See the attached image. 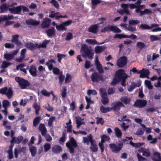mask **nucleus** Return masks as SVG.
Wrapping results in <instances>:
<instances>
[{
    "label": "nucleus",
    "mask_w": 161,
    "mask_h": 161,
    "mask_svg": "<svg viewBox=\"0 0 161 161\" xmlns=\"http://www.w3.org/2000/svg\"><path fill=\"white\" fill-rule=\"evenodd\" d=\"M129 76L125 74L123 69H119L116 72L115 78L111 82V85H115L119 81H121V85L123 86H125L126 80Z\"/></svg>",
    "instance_id": "1"
},
{
    "label": "nucleus",
    "mask_w": 161,
    "mask_h": 161,
    "mask_svg": "<svg viewBox=\"0 0 161 161\" xmlns=\"http://www.w3.org/2000/svg\"><path fill=\"white\" fill-rule=\"evenodd\" d=\"M123 144L122 143L116 144L111 143L109 145V146L111 151L114 153H119L122 149Z\"/></svg>",
    "instance_id": "2"
},
{
    "label": "nucleus",
    "mask_w": 161,
    "mask_h": 161,
    "mask_svg": "<svg viewBox=\"0 0 161 161\" xmlns=\"http://www.w3.org/2000/svg\"><path fill=\"white\" fill-rule=\"evenodd\" d=\"M66 144L67 147L69 149L70 153H73L74 152L73 147H76L77 146L75 140L73 137L71 138L70 141L67 142Z\"/></svg>",
    "instance_id": "3"
},
{
    "label": "nucleus",
    "mask_w": 161,
    "mask_h": 161,
    "mask_svg": "<svg viewBox=\"0 0 161 161\" xmlns=\"http://www.w3.org/2000/svg\"><path fill=\"white\" fill-rule=\"evenodd\" d=\"M72 22V21L71 20L63 22L59 25H56V29L58 31H66L67 29L66 27L69 25Z\"/></svg>",
    "instance_id": "4"
},
{
    "label": "nucleus",
    "mask_w": 161,
    "mask_h": 161,
    "mask_svg": "<svg viewBox=\"0 0 161 161\" xmlns=\"http://www.w3.org/2000/svg\"><path fill=\"white\" fill-rule=\"evenodd\" d=\"M15 80L19 83L21 89H25L29 85L27 81L20 77H16L15 78Z\"/></svg>",
    "instance_id": "5"
},
{
    "label": "nucleus",
    "mask_w": 161,
    "mask_h": 161,
    "mask_svg": "<svg viewBox=\"0 0 161 161\" xmlns=\"http://www.w3.org/2000/svg\"><path fill=\"white\" fill-rule=\"evenodd\" d=\"M147 104V102L146 100L138 99L135 102L134 105L136 107L142 108L145 107Z\"/></svg>",
    "instance_id": "6"
},
{
    "label": "nucleus",
    "mask_w": 161,
    "mask_h": 161,
    "mask_svg": "<svg viewBox=\"0 0 161 161\" xmlns=\"http://www.w3.org/2000/svg\"><path fill=\"white\" fill-rule=\"evenodd\" d=\"M91 78L94 82H98L100 80H103L102 76L98 75L97 72H94L92 74Z\"/></svg>",
    "instance_id": "7"
},
{
    "label": "nucleus",
    "mask_w": 161,
    "mask_h": 161,
    "mask_svg": "<svg viewBox=\"0 0 161 161\" xmlns=\"http://www.w3.org/2000/svg\"><path fill=\"white\" fill-rule=\"evenodd\" d=\"M159 25L156 24H152L150 26L146 24H141L139 26V28L141 30H150L153 28L157 27Z\"/></svg>",
    "instance_id": "8"
},
{
    "label": "nucleus",
    "mask_w": 161,
    "mask_h": 161,
    "mask_svg": "<svg viewBox=\"0 0 161 161\" xmlns=\"http://www.w3.org/2000/svg\"><path fill=\"white\" fill-rule=\"evenodd\" d=\"M127 63L126 57L123 56L120 57L118 60L117 64L118 66L121 67L125 65Z\"/></svg>",
    "instance_id": "9"
},
{
    "label": "nucleus",
    "mask_w": 161,
    "mask_h": 161,
    "mask_svg": "<svg viewBox=\"0 0 161 161\" xmlns=\"http://www.w3.org/2000/svg\"><path fill=\"white\" fill-rule=\"evenodd\" d=\"M112 106L111 108L112 109H113L116 111L119 110L121 107L124 106L123 103L120 102L113 103L112 104Z\"/></svg>",
    "instance_id": "10"
},
{
    "label": "nucleus",
    "mask_w": 161,
    "mask_h": 161,
    "mask_svg": "<svg viewBox=\"0 0 161 161\" xmlns=\"http://www.w3.org/2000/svg\"><path fill=\"white\" fill-rule=\"evenodd\" d=\"M51 20L48 18H45L43 19L41 25L42 28L48 27L51 23Z\"/></svg>",
    "instance_id": "11"
},
{
    "label": "nucleus",
    "mask_w": 161,
    "mask_h": 161,
    "mask_svg": "<svg viewBox=\"0 0 161 161\" xmlns=\"http://www.w3.org/2000/svg\"><path fill=\"white\" fill-rule=\"evenodd\" d=\"M95 64L96 65L97 69L99 73H103L104 72L102 65L100 64L98 60V58L97 57L95 59Z\"/></svg>",
    "instance_id": "12"
},
{
    "label": "nucleus",
    "mask_w": 161,
    "mask_h": 161,
    "mask_svg": "<svg viewBox=\"0 0 161 161\" xmlns=\"http://www.w3.org/2000/svg\"><path fill=\"white\" fill-rule=\"evenodd\" d=\"M138 73L140 74V77H147L148 79L149 78L148 75L150 73L148 69L145 70L144 69H143L142 70L138 71Z\"/></svg>",
    "instance_id": "13"
},
{
    "label": "nucleus",
    "mask_w": 161,
    "mask_h": 161,
    "mask_svg": "<svg viewBox=\"0 0 161 161\" xmlns=\"http://www.w3.org/2000/svg\"><path fill=\"white\" fill-rule=\"evenodd\" d=\"M89 139L90 142L92 145L91 147H90V149L92 152H95L97 151L98 150V147L94 143L92 135H90L89 136Z\"/></svg>",
    "instance_id": "14"
},
{
    "label": "nucleus",
    "mask_w": 161,
    "mask_h": 161,
    "mask_svg": "<svg viewBox=\"0 0 161 161\" xmlns=\"http://www.w3.org/2000/svg\"><path fill=\"white\" fill-rule=\"evenodd\" d=\"M56 63V61L53 59H51L46 63V65L47 66L48 69L51 70L54 67V64Z\"/></svg>",
    "instance_id": "15"
},
{
    "label": "nucleus",
    "mask_w": 161,
    "mask_h": 161,
    "mask_svg": "<svg viewBox=\"0 0 161 161\" xmlns=\"http://www.w3.org/2000/svg\"><path fill=\"white\" fill-rule=\"evenodd\" d=\"M139 153H142V155L145 157H149L151 155V153L148 149H146L144 147H141L138 150Z\"/></svg>",
    "instance_id": "16"
},
{
    "label": "nucleus",
    "mask_w": 161,
    "mask_h": 161,
    "mask_svg": "<svg viewBox=\"0 0 161 161\" xmlns=\"http://www.w3.org/2000/svg\"><path fill=\"white\" fill-rule=\"evenodd\" d=\"M75 119L76 123L77 124V128H79L81 125L85 124V122L83 121L84 119H82L80 116L76 117Z\"/></svg>",
    "instance_id": "17"
},
{
    "label": "nucleus",
    "mask_w": 161,
    "mask_h": 161,
    "mask_svg": "<svg viewBox=\"0 0 161 161\" xmlns=\"http://www.w3.org/2000/svg\"><path fill=\"white\" fill-rule=\"evenodd\" d=\"M38 129L41 132L42 136H45L47 132V130L44 124H40L39 126Z\"/></svg>",
    "instance_id": "18"
},
{
    "label": "nucleus",
    "mask_w": 161,
    "mask_h": 161,
    "mask_svg": "<svg viewBox=\"0 0 161 161\" xmlns=\"http://www.w3.org/2000/svg\"><path fill=\"white\" fill-rule=\"evenodd\" d=\"M29 71L31 75L35 77L36 76V68L35 66L34 65L31 66Z\"/></svg>",
    "instance_id": "19"
},
{
    "label": "nucleus",
    "mask_w": 161,
    "mask_h": 161,
    "mask_svg": "<svg viewBox=\"0 0 161 161\" xmlns=\"http://www.w3.org/2000/svg\"><path fill=\"white\" fill-rule=\"evenodd\" d=\"M26 147H23L20 149H19L18 151L17 150V148L14 149V154L15 157L16 158H17L18 157V155L19 153L21 152H23L25 153L26 150Z\"/></svg>",
    "instance_id": "20"
},
{
    "label": "nucleus",
    "mask_w": 161,
    "mask_h": 161,
    "mask_svg": "<svg viewBox=\"0 0 161 161\" xmlns=\"http://www.w3.org/2000/svg\"><path fill=\"white\" fill-rule=\"evenodd\" d=\"M29 149L32 157H34L36 154L37 150L36 147L34 146L31 145L29 146Z\"/></svg>",
    "instance_id": "21"
},
{
    "label": "nucleus",
    "mask_w": 161,
    "mask_h": 161,
    "mask_svg": "<svg viewBox=\"0 0 161 161\" xmlns=\"http://www.w3.org/2000/svg\"><path fill=\"white\" fill-rule=\"evenodd\" d=\"M26 47L30 50H33L37 48V43L28 42L26 44Z\"/></svg>",
    "instance_id": "22"
},
{
    "label": "nucleus",
    "mask_w": 161,
    "mask_h": 161,
    "mask_svg": "<svg viewBox=\"0 0 161 161\" xmlns=\"http://www.w3.org/2000/svg\"><path fill=\"white\" fill-rule=\"evenodd\" d=\"M52 151L55 153H58L62 151V149L60 146L55 145L52 147Z\"/></svg>",
    "instance_id": "23"
},
{
    "label": "nucleus",
    "mask_w": 161,
    "mask_h": 161,
    "mask_svg": "<svg viewBox=\"0 0 161 161\" xmlns=\"http://www.w3.org/2000/svg\"><path fill=\"white\" fill-rule=\"evenodd\" d=\"M26 23L28 25H39L40 22L33 19H28L26 20Z\"/></svg>",
    "instance_id": "24"
},
{
    "label": "nucleus",
    "mask_w": 161,
    "mask_h": 161,
    "mask_svg": "<svg viewBox=\"0 0 161 161\" xmlns=\"http://www.w3.org/2000/svg\"><path fill=\"white\" fill-rule=\"evenodd\" d=\"M23 137L22 136H18L16 138L14 137H12V140L11 141V142L12 143H20L23 139Z\"/></svg>",
    "instance_id": "25"
},
{
    "label": "nucleus",
    "mask_w": 161,
    "mask_h": 161,
    "mask_svg": "<svg viewBox=\"0 0 161 161\" xmlns=\"http://www.w3.org/2000/svg\"><path fill=\"white\" fill-rule=\"evenodd\" d=\"M47 35L49 37L53 36L55 34V31L53 27L46 31Z\"/></svg>",
    "instance_id": "26"
},
{
    "label": "nucleus",
    "mask_w": 161,
    "mask_h": 161,
    "mask_svg": "<svg viewBox=\"0 0 161 161\" xmlns=\"http://www.w3.org/2000/svg\"><path fill=\"white\" fill-rule=\"evenodd\" d=\"M153 160L154 161H161V156L159 153L155 152L153 154Z\"/></svg>",
    "instance_id": "27"
},
{
    "label": "nucleus",
    "mask_w": 161,
    "mask_h": 161,
    "mask_svg": "<svg viewBox=\"0 0 161 161\" xmlns=\"http://www.w3.org/2000/svg\"><path fill=\"white\" fill-rule=\"evenodd\" d=\"M50 41V40H45L43 41L42 44L39 45L37 44V48H46L47 47V44L49 43Z\"/></svg>",
    "instance_id": "28"
},
{
    "label": "nucleus",
    "mask_w": 161,
    "mask_h": 161,
    "mask_svg": "<svg viewBox=\"0 0 161 161\" xmlns=\"http://www.w3.org/2000/svg\"><path fill=\"white\" fill-rule=\"evenodd\" d=\"M98 27L97 25H92L90 26L88 29V31L93 33H97Z\"/></svg>",
    "instance_id": "29"
},
{
    "label": "nucleus",
    "mask_w": 161,
    "mask_h": 161,
    "mask_svg": "<svg viewBox=\"0 0 161 161\" xmlns=\"http://www.w3.org/2000/svg\"><path fill=\"white\" fill-rule=\"evenodd\" d=\"M14 19V16L12 15L8 14L7 15H3L1 17L0 19L2 20H7L9 19Z\"/></svg>",
    "instance_id": "30"
},
{
    "label": "nucleus",
    "mask_w": 161,
    "mask_h": 161,
    "mask_svg": "<svg viewBox=\"0 0 161 161\" xmlns=\"http://www.w3.org/2000/svg\"><path fill=\"white\" fill-rule=\"evenodd\" d=\"M147 139L148 141H149L150 143L151 144H155L157 141V138H153L152 136L151 135H148Z\"/></svg>",
    "instance_id": "31"
},
{
    "label": "nucleus",
    "mask_w": 161,
    "mask_h": 161,
    "mask_svg": "<svg viewBox=\"0 0 161 161\" xmlns=\"http://www.w3.org/2000/svg\"><path fill=\"white\" fill-rule=\"evenodd\" d=\"M105 47L103 46H97L95 47V50L97 53H99L104 51Z\"/></svg>",
    "instance_id": "32"
},
{
    "label": "nucleus",
    "mask_w": 161,
    "mask_h": 161,
    "mask_svg": "<svg viewBox=\"0 0 161 161\" xmlns=\"http://www.w3.org/2000/svg\"><path fill=\"white\" fill-rule=\"evenodd\" d=\"M121 7L124 9L125 13L128 15H130V13L128 9L129 4L123 3L121 4Z\"/></svg>",
    "instance_id": "33"
},
{
    "label": "nucleus",
    "mask_w": 161,
    "mask_h": 161,
    "mask_svg": "<svg viewBox=\"0 0 161 161\" xmlns=\"http://www.w3.org/2000/svg\"><path fill=\"white\" fill-rule=\"evenodd\" d=\"M93 53L91 51L88 49L86 51H85V54L82 55V56L85 57L86 56H87L89 59H91L93 58Z\"/></svg>",
    "instance_id": "34"
},
{
    "label": "nucleus",
    "mask_w": 161,
    "mask_h": 161,
    "mask_svg": "<svg viewBox=\"0 0 161 161\" xmlns=\"http://www.w3.org/2000/svg\"><path fill=\"white\" fill-rule=\"evenodd\" d=\"M120 100L124 104H127L130 103L131 101V99L126 97H121Z\"/></svg>",
    "instance_id": "35"
},
{
    "label": "nucleus",
    "mask_w": 161,
    "mask_h": 161,
    "mask_svg": "<svg viewBox=\"0 0 161 161\" xmlns=\"http://www.w3.org/2000/svg\"><path fill=\"white\" fill-rule=\"evenodd\" d=\"M137 85V83L135 82H132L128 89V91L130 92L132 91L136 87L139 86Z\"/></svg>",
    "instance_id": "36"
},
{
    "label": "nucleus",
    "mask_w": 161,
    "mask_h": 161,
    "mask_svg": "<svg viewBox=\"0 0 161 161\" xmlns=\"http://www.w3.org/2000/svg\"><path fill=\"white\" fill-rule=\"evenodd\" d=\"M144 84L145 86L148 88L149 90L153 89V86L152 85L151 82L149 80H146L144 81Z\"/></svg>",
    "instance_id": "37"
},
{
    "label": "nucleus",
    "mask_w": 161,
    "mask_h": 161,
    "mask_svg": "<svg viewBox=\"0 0 161 161\" xmlns=\"http://www.w3.org/2000/svg\"><path fill=\"white\" fill-rule=\"evenodd\" d=\"M113 31L115 33H120L121 30L116 26H110V31Z\"/></svg>",
    "instance_id": "38"
},
{
    "label": "nucleus",
    "mask_w": 161,
    "mask_h": 161,
    "mask_svg": "<svg viewBox=\"0 0 161 161\" xmlns=\"http://www.w3.org/2000/svg\"><path fill=\"white\" fill-rule=\"evenodd\" d=\"M8 7H9L6 4H3L0 6V9L1 10L0 13H4L7 10Z\"/></svg>",
    "instance_id": "39"
},
{
    "label": "nucleus",
    "mask_w": 161,
    "mask_h": 161,
    "mask_svg": "<svg viewBox=\"0 0 161 161\" xmlns=\"http://www.w3.org/2000/svg\"><path fill=\"white\" fill-rule=\"evenodd\" d=\"M115 134L116 136L118 138H120L122 135V133L121 130L118 127H116L114 129Z\"/></svg>",
    "instance_id": "40"
},
{
    "label": "nucleus",
    "mask_w": 161,
    "mask_h": 161,
    "mask_svg": "<svg viewBox=\"0 0 161 161\" xmlns=\"http://www.w3.org/2000/svg\"><path fill=\"white\" fill-rule=\"evenodd\" d=\"M100 110L102 113H106L112 110V108L109 107H105L103 106H101L100 108Z\"/></svg>",
    "instance_id": "41"
},
{
    "label": "nucleus",
    "mask_w": 161,
    "mask_h": 161,
    "mask_svg": "<svg viewBox=\"0 0 161 161\" xmlns=\"http://www.w3.org/2000/svg\"><path fill=\"white\" fill-rule=\"evenodd\" d=\"M5 95L8 98H10L12 97L13 95V92L11 87H10L7 89Z\"/></svg>",
    "instance_id": "42"
},
{
    "label": "nucleus",
    "mask_w": 161,
    "mask_h": 161,
    "mask_svg": "<svg viewBox=\"0 0 161 161\" xmlns=\"http://www.w3.org/2000/svg\"><path fill=\"white\" fill-rule=\"evenodd\" d=\"M33 108L35 110V113L37 115L39 114V111L40 110V107L36 103H35L33 105Z\"/></svg>",
    "instance_id": "43"
},
{
    "label": "nucleus",
    "mask_w": 161,
    "mask_h": 161,
    "mask_svg": "<svg viewBox=\"0 0 161 161\" xmlns=\"http://www.w3.org/2000/svg\"><path fill=\"white\" fill-rule=\"evenodd\" d=\"M4 57L7 60H10L14 58V56L11 53H7L4 55Z\"/></svg>",
    "instance_id": "44"
},
{
    "label": "nucleus",
    "mask_w": 161,
    "mask_h": 161,
    "mask_svg": "<svg viewBox=\"0 0 161 161\" xmlns=\"http://www.w3.org/2000/svg\"><path fill=\"white\" fill-rule=\"evenodd\" d=\"M41 119V117H37L35 118L33 121V126L34 127H36L40 122Z\"/></svg>",
    "instance_id": "45"
},
{
    "label": "nucleus",
    "mask_w": 161,
    "mask_h": 161,
    "mask_svg": "<svg viewBox=\"0 0 161 161\" xmlns=\"http://www.w3.org/2000/svg\"><path fill=\"white\" fill-rule=\"evenodd\" d=\"M3 107L5 109H7V108L10 106V103L8 100H3L2 102Z\"/></svg>",
    "instance_id": "46"
},
{
    "label": "nucleus",
    "mask_w": 161,
    "mask_h": 161,
    "mask_svg": "<svg viewBox=\"0 0 161 161\" xmlns=\"http://www.w3.org/2000/svg\"><path fill=\"white\" fill-rule=\"evenodd\" d=\"M72 76L69 73H67L65 79V83H70L72 80Z\"/></svg>",
    "instance_id": "47"
},
{
    "label": "nucleus",
    "mask_w": 161,
    "mask_h": 161,
    "mask_svg": "<svg viewBox=\"0 0 161 161\" xmlns=\"http://www.w3.org/2000/svg\"><path fill=\"white\" fill-rule=\"evenodd\" d=\"M128 35H125L123 34H116L114 37V38H119V39H121L122 38H127Z\"/></svg>",
    "instance_id": "48"
},
{
    "label": "nucleus",
    "mask_w": 161,
    "mask_h": 161,
    "mask_svg": "<svg viewBox=\"0 0 161 161\" xmlns=\"http://www.w3.org/2000/svg\"><path fill=\"white\" fill-rule=\"evenodd\" d=\"M130 144L133 147H139L143 145V143H134L132 141H130Z\"/></svg>",
    "instance_id": "49"
},
{
    "label": "nucleus",
    "mask_w": 161,
    "mask_h": 161,
    "mask_svg": "<svg viewBox=\"0 0 161 161\" xmlns=\"http://www.w3.org/2000/svg\"><path fill=\"white\" fill-rule=\"evenodd\" d=\"M101 142L104 143L105 141H109L110 140L109 137L107 135H103L101 136Z\"/></svg>",
    "instance_id": "50"
},
{
    "label": "nucleus",
    "mask_w": 161,
    "mask_h": 161,
    "mask_svg": "<svg viewBox=\"0 0 161 161\" xmlns=\"http://www.w3.org/2000/svg\"><path fill=\"white\" fill-rule=\"evenodd\" d=\"M51 144L49 143H47L44 145V151L45 152L48 151L51 148Z\"/></svg>",
    "instance_id": "51"
},
{
    "label": "nucleus",
    "mask_w": 161,
    "mask_h": 161,
    "mask_svg": "<svg viewBox=\"0 0 161 161\" xmlns=\"http://www.w3.org/2000/svg\"><path fill=\"white\" fill-rule=\"evenodd\" d=\"M136 46L137 48L139 49L140 50H141L142 49L144 48L145 47V44L141 42H137L136 44Z\"/></svg>",
    "instance_id": "52"
},
{
    "label": "nucleus",
    "mask_w": 161,
    "mask_h": 161,
    "mask_svg": "<svg viewBox=\"0 0 161 161\" xmlns=\"http://www.w3.org/2000/svg\"><path fill=\"white\" fill-rule=\"evenodd\" d=\"M139 23L140 21L138 20L130 19L129 21V25H134Z\"/></svg>",
    "instance_id": "53"
},
{
    "label": "nucleus",
    "mask_w": 161,
    "mask_h": 161,
    "mask_svg": "<svg viewBox=\"0 0 161 161\" xmlns=\"http://www.w3.org/2000/svg\"><path fill=\"white\" fill-rule=\"evenodd\" d=\"M67 88L65 86L63 87L61 91V96L63 98H65L66 96Z\"/></svg>",
    "instance_id": "54"
},
{
    "label": "nucleus",
    "mask_w": 161,
    "mask_h": 161,
    "mask_svg": "<svg viewBox=\"0 0 161 161\" xmlns=\"http://www.w3.org/2000/svg\"><path fill=\"white\" fill-rule=\"evenodd\" d=\"M71 119H70L68 123H66L67 125L66 128H67V131L70 132L71 131L72 125H71Z\"/></svg>",
    "instance_id": "55"
},
{
    "label": "nucleus",
    "mask_w": 161,
    "mask_h": 161,
    "mask_svg": "<svg viewBox=\"0 0 161 161\" xmlns=\"http://www.w3.org/2000/svg\"><path fill=\"white\" fill-rule=\"evenodd\" d=\"M86 42L92 45L97 44V42L95 39H87Z\"/></svg>",
    "instance_id": "56"
},
{
    "label": "nucleus",
    "mask_w": 161,
    "mask_h": 161,
    "mask_svg": "<svg viewBox=\"0 0 161 161\" xmlns=\"http://www.w3.org/2000/svg\"><path fill=\"white\" fill-rule=\"evenodd\" d=\"M99 91L101 97L107 96V93L105 89L101 88H100Z\"/></svg>",
    "instance_id": "57"
},
{
    "label": "nucleus",
    "mask_w": 161,
    "mask_h": 161,
    "mask_svg": "<svg viewBox=\"0 0 161 161\" xmlns=\"http://www.w3.org/2000/svg\"><path fill=\"white\" fill-rule=\"evenodd\" d=\"M102 97V99L101 101L104 105H106L108 103L109 100L108 98L107 97V96L103 97Z\"/></svg>",
    "instance_id": "58"
},
{
    "label": "nucleus",
    "mask_w": 161,
    "mask_h": 161,
    "mask_svg": "<svg viewBox=\"0 0 161 161\" xmlns=\"http://www.w3.org/2000/svg\"><path fill=\"white\" fill-rule=\"evenodd\" d=\"M57 57L58 58V61L59 63H61V59L62 58H65L66 57V56L64 54L58 53L57 55Z\"/></svg>",
    "instance_id": "59"
},
{
    "label": "nucleus",
    "mask_w": 161,
    "mask_h": 161,
    "mask_svg": "<svg viewBox=\"0 0 161 161\" xmlns=\"http://www.w3.org/2000/svg\"><path fill=\"white\" fill-rule=\"evenodd\" d=\"M55 117L53 116H52L49 118L48 123V125L49 126H52L53 122L55 120Z\"/></svg>",
    "instance_id": "60"
},
{
    "label": "nucleus",
    "mask_w": 161,
    "mask_h": 161,
    "mask_svg": "<svg viewBox=\"0 0 161 161\" xmlns=\"http://www.w3.org/2000/svg\"><path fill=\"white\" fill-rule=\"evenodd\" d=\"M11 64L10 63L3 61L1 65V67L3 68H6L9 66Z\"/></svg>",
    "instance_id": "61"
},
{
    "label": "nucleus",
    "mask_w": 161,
    "mask_h": 161,
    "mask_svg": "<svg viewBox=\"0 0 161 161\" xmlns=\"http://www.w3.org/2000/svg\"><path fill=\"white\" fill-rule=\"evenodd\" d=\"M120 125L121 127L124 130H126L129 128V125L126 124L125 122L124 121H123L121 125Z\"/></svg>",
    "instance_id": "62"
},
{
    "label": "nucleus",
    "mask_w": 161,
    "mask_h": 161,
    "mask_svg": "<svg viewBox=\"0 0 161 161\" xmlns=\"http://www.w3.org/2000/svg\"><path fill=\"white\" fill-rule=\"evenodd\" d=\"M87 93L88 95H90L92 94L95 95L97 94V93L95 90H88L87 91Z\"/></svg>",
    "instance_id": "63"
},
{
    "label": "nucleus",
    "mask_w": 161,
    "mask_h": 161,
    "mask_svg": "<svg viewBox=\"0 0 161 161\" xmlns=\"http://www.w3.org/2000/svg\"><path fill=\"white\" fill-rule=\"evenodd\" d=\"M51 3L52 4V5L54 6L57 9L59 8V5L58 2L55 0H52L51 2Z\"/></svg>",
    "instance_id": "64"
}]
</instances>
